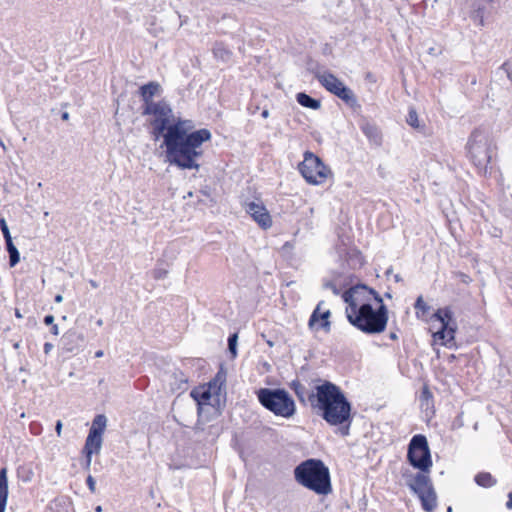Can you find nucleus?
Returning <instances> with one entry per match:
<instances>
[{"label": "nucleus", "instance_id": "41", "mask_svg": "<svg viewBox=\"0 0 512 512\" xmlns=\"http://www.w3.org/2000/svg\"><path fill=\"white\" fill-rule=\"evenodd\" d=\"M54 320H55L54 316L51 314H48L44 317L43 322L45 325L51 326L52 324H54Z\"/></svg>", "mask_w": 512, "mask_h": 512}, {"label": "nucleus", "instance_id": "29", "mask_svg": "<svg viewBox=\"0 0 512 512\" xmlns=\"http://www.w3.org/2000/svg\"><path fill=\"white\" fill-rule=\"evenodd\" d=\"M406 122L413 127L414 129H417L419 131L423 130L424 126L420 125L418 114L415 109L411 108L408 112Z\"/></svg>", "mask_w": 512, "mask_h": 512}, {"label": "nucleus", "instance_id": "24", "mask_svg": "<svg viewBox=\"0 0 512 512\" xmlns=\"http://www.w3.org/2000/svg\"><path fill=\"white\" fill-rule=\"evenodd\" d=\"M107 426V417L104 414H98L94 417L89 433L102 436Z\"/></svg>", "mask_w": 512, "mask_h": 512}, {"label": "nucleus", "instance_id": "11", "mask_svg": "<svg viewBox=\"0 0 512 512\" xmlns=\"http://www.w3.org/2000/svg\"><path fill=\"white\" fill-rule=\"evenodd\" d=\"M407 485L420 498L424 511H434L437 506V497L431 480L427 475L417 473Z\"/></svg>", "mask_w": 512, "mask_h": 512}, {"label": "nucleus", "instance_id": "60", "mask_svg": "<svg viewBox=\"0 0 512 512\" xmlns=\"http://www.w3.org/2000/svg\"><path fill=\"white\" fill-rule=\"evenodd\" d=\"M391 271H392V269H391V268H390V269H388V270L386 271V274H387V275L391 274Z\"/></svg>", "mask_w": 512, "mask_h": 512}, {"label": "nucleus", "instance_id": "17", "mask_svg": "<svg viewBox=\"0 0 512 512\" xmlns=\"http://www.w3.org/2000/svg\"><path fill=\"white\" fill-rule=\"evenodd\" d=\"M162 91L161 85L156 81H150L144 85H141L138 90V94L143 101L142 106H148L150 103H154V96H157Z\"/></svg>", "mask_w": 512, "mask_h": 512}, {"label": "nucleus", "instance_id": "31", "mask_svg": "<svg viewBox=\"0 0 512 512\" xmlns=\"http://www.w3.org/2000/svg\"><path fill=\"white\" fill-rule=\"evenodd\" d=\"M228 351L231 354V358H235L237 356V344H238V333H232L228 337Z\"/></svg>", "mask_w": 512, "mask_h": 512}, {"label": "nucleus", "instance_id": "8", "mask_svg": "<svg viewBox=\"0 0 512 512\" xmlns=\"http://www.w3.org/2000/svg\"><path fill=\"white\" fill-rule=\"evenodd\" d=\"M407 461L419 473H429L433 465L431 451L426 436L414 435L407 447Z\"/></svg>", "mask_w": 512, "mask_h": 512}, {"label": "nucleus", "instance_id": "19", "mask_svg": "<svg viewBox=\"0 0 512 512\" xmlns=\"http://www.w3.org/2000/svg\"><path fill=\"white\" fill-rule=\"evenodd\" d=\"M9 495V483L7 476V468L0 469V507H7Z\"/></svg>", "mask_w": 512, "mask_h": 512}, {"label": "nucleus", "instance_id": "23", "mask_svg": "<svg viewBox=\"0 0 512 512\" xmlns=\"http://www.w3.org/2000/svg\"><path fill=\"white\" fill-rule=\"evenodd\" d=\"M289 387L293 390V392L297 396L298 400L302 404H305L306 401L309 402V395L313 391H308L307 388L299 380H293L289 384Z\"/></svg>", "mask_w": 512, "mask_h": 512}, {"label": "nucleus", "instance_id": "47", "mask_svg": "<svg viewBox=\"0 0 512 512\" xmlns=\"http://www.w3.org/2000/svg\"><path fill=\"white\" fill-rule=\"evenodd\" d=\"M261 116L263 118H268L269 117V110L267 108L263 109L262 113H261Z\"/></svg>", "mask_w": 512, "mask_h": 512}, {"label": "nucleus", "instance_id": "25", "mask_svg": "<svg viewBox=\"0 0 512 512\" xmlns=\"http://www.w3.org/2000/svg\"><path fill=\"white\" fill-rule=\"evenodd\" d=\"M5 245H6V250L9 254V266L14 267L20 261V253H19L17 247L14 245L12 239L6 240Z\"/></svg>", "mask_w": 512, "mask_h": 512}, {"label": "nucleus", "instance_id": "27", "mask_svg": "<svg viewBox=\"0 0 512 512\" xmlns=\"http://www.w3.org/2000/svg\"><path fill=\"white\" fill-rule=\"evenodd\" d=\"M214 57L222 61H228L231 57V51L226 48L222 42L215 43L213 47Z\"/></svg>", "mask_w": 512, "mask_h": 512}, {"label": "nucleus", "instance_id": "13", "mask_svg": "<svg viewBox=\"0 0 512 512\" xmlns=\"http://www.w3.org/2000/svg\"><path fill=\"white\" fill-rule=\"evenodd\" d=\"M219 378V373L217 374L216 378L208 383V387L205 386H198L191 390L190 396L191 398L196 402L198 407V413H201L202 406L209 404V401L212 397V393L218 394V391L221 388L222 383L221 381L220 385L217 386V380Z\"/></svg>", "mask_w": 512, "mask_h": 512}, {"label": "nucleus", "instance_id": "45", "mask_svg": "<svg viewBox=\"0 0 512 512\" xmlns=\"http://www.w3.org/2000/svg\"><path fill=\"white\" fill-rule=\"evenodd\" d=\"M506 507L508 509H512V491L508 493V501L506 502Z\"/></svg>", "mask_w": 512, "mask_h": 512}, {"label": "nucleus", "instance_id": "22", "mask_svg": "<svg viewBox=\"0 0 512 512\" xmlns=\"http://www.w3.org/2000/svg\"><path fill=\"white\" fill-rule=\"evenodd\" d=\"M296 101L303 107L312 110H317L321 107V101L313 98L305 92H299L296 94Z\"/></svg>", "mask_w": 512, "mask_h": 512}, {"label": "nucleus", "instance_id": "58", "mask_svg": "<svg viewBox=\"0 0 512 512\" xmlns=\"http://www.w3.org/2000/svg\"><path fill=\"white\" fill-rule=\"evenodd\" d=\"M14 348H15V349H18V348H19V343H18V342H16V343L14 344Z\"/></svg>", "mask_w": 512, "mask_h": 512}, {"label": "nucleus", "instance_id": "4", "mask_svg": "<svg viewBox=\"0 0 512 512\" xmlns=\"http://www.w3.org/2000/svg\"><path fill=\"white\" fill-rule=\"evenodd\" d=\"M377 308H373L372 305H362V308L358 310H352L346 313L348 322L360 330L361 332L368 335L380 334L385 331L388 324V307L380 299V302H376Z\"/></svg>", "mask_w": 512, "mask_h": 512}, {"label": "nucleus", "instance_id": "40", "mask_svg": "<svg viewBox=\"0 0 512 512\" xmlns=\"http://www.w3.org/2000/svg\"><path fill=\"white\" fill-rule=\"evenodd\" d=\"M203 196L209 198V200L215 203V200L211 197V188L209 186H205L199 191Z\"/></svg>", "mask_w": 512, "mask_h": 512}, {"label": "nucleus", "instance_id": "6", "mask_svg": "<svg viewBox=\"0 0 512 512\" xmlns=\"http://www.w3.org/2000/svg\"><path fill=\"white\" fill-rule=\"evenodd\" d=\"M256 395L259 403L276 416L290 418L296 413L295 401L284 388H260Z\"/></svg>", "mask_w": 512, "mask_h": 512}, {"label": "nucleus", "instance_id": "57", "mask_svg": "<svg viewBox=\"0 0 512 512\" xmlns=\"http://www.w3.org/2000/svg\"><path fill=\"white\" fill-rule=\"evenodd\" d=\"M96 324H97L98 326H102V325H103V320H102V319H99V320L96 322Z\"/></svg>", "mask_w": 512, "mask_h": 512}, {"label": "nucleus", "instance_id": "21", "mask_svg": "<svg viewBox=\"0 0 512 512\" xmlns=\"http://www.w3.org/2000/svg\"><path fill=\"white\" fill-rule=\"evenodd\" d=\"M188 384V377L181 371L176 370L170 376V386L173 391H184Z\"/></svg>", "mask_w": 512, "mask_h": 512}, {"label": "nucleus", "instance_id": "62", "mask_svg": "<svg viewBox=\"0 0 512 512\" xmlns=\"http://www.w3.org/2000/svg\"><path fill=\"white\" fill-rule=\"evenodd\" d=\"M465 278H463V281L466 282V278H468V275H464Z\"/></svg>", "mask_w": 512, "mask_h": 512}, {"label": "nucleus", "instance_id": "36", "mask_svg": "<svg viewBox=\"0 0 512 512\" xmlns=\"http://www.w3.org/2000/svg\"><path fill=\"white\" fill-rule=\"evenodd\" d=\"M168 275V270L165 268L157 267L153 270V278L156 280H161L166 278Z\"/></svg>", "mask_w": 512, "mask_h": 512}, {"label": "nucleus", "instance_id": "42", "mask_svg": "<svg viewBox=\"0 0 512 512\" xmlns=\"http://www.w3.org/2000/svg\"><path fill=\"white\" fill-rule=\"evenodd\" d=\"M53 347H54V346H53V344H52V343H50V342H46V343L44 344V346H43L44 353H45V354H49V353H50V351L53 349Z\"/></svg>", "mask_w": 512, "mask_h": 512}, {"label": "nucleus", "instance_id": "59", "mask_svg": "<svg viewBox=\"0 0 512 512\" xmlns=\"http://www.w3.org/2000/svg\"><path fill=\"white\" fill-rule=\"evenodd\" d=\"M6 507H0V512H5Z\"/></svg>", "mask_w": 512, "mask_h": 512}, {"label": "nucleus", "instance_id": "35", "mask_svg": "<svg viewBox=\"0 0 512 512\" xmlns=\"http://www.w3.org/2000/svg\"><path fill=\"white\" fill-rule=\"evenodd\" d=\"M323 288L330 289L333 292V294H335V295H339L341 292L340 288H338L337 285L335 284V282L332 280L324 281Z\"/></svg>", "mask_w": 512, "mask_h": 512}, {"label": "nucleus", "instance_id": "46", "mask_svg": "<svg viewBox=\"0 0 512 512\" xmlns=\"http://www.w3.org/2000/svg\"><path fill=\"white\" fill-rule=\"evenodd\" d=\"M51 333L55 336H57L59 334V329H58V325L57 324H52L51 325Z\"/></svg>", "mask_w": 512, "mask_h": 512}, {"label": "nucleus", "instance_id": "2", "mask_svg": "<svg viewBox=\"0 0 512 512\" xmlns=\"http://www.w3.org/2000/svg\"><path fill=\"white\" fill-rule=\"evenodd\" d=\"M318 381L321 383L316 385L314 391L309 395L311 407L317 408L322 419L329 425H345L341 432L343 435H348L353 420L351 402L342 389L333 382Z\"/></svg>", "mask_w": 512, "mask_h": 512}, {"label": "nucleus", "instance_id": "9", "mask_svg": "<svg viewBox=\"0 0 512 512\" xmlns=\"http://www.w3.org/2000/svg\"><path fill=\"white\" fill-rule=\"evenodd\" d=\"M341 298L347 304L345 310V313H347L362 308V305H372V300L380 302L382 296L368 285L359 283L343 291Z\"/></svg>", "mask_w": 512, "mask_h": 512}, {"label": "nucleus", "instance_id": "39", "mask_svg": "<svg viewBox=\"0 0 512 512\" xmlns=\"http://www.w3.org/2000/svg\"><path fill=\"white\" fill-rule=\"evenodd\" d=\"M86 484H87L89 490L92 493H94L95 490H96V481H95V479L91 475H88V477L86 479Z\"/></svg>", "mask_w": 512, "mask_h": 512}, {"label": "nucleus", "instance_id": "32", "mask_svg": "<svg viewBox=\"0 0 512 512\" xmlns=\"http://www.w3.org/2000/svg\"><path fill=\"white\" fill-rule=\"evenodd\" d=\"M18 477L25 483L32 481L34 473L32 469L26 467H20L18 469Z\"/></svg>", "mask_w": 512, "mask_h": 512}, {"label": "nucleus", "instance_id": "12", "mask_svg": "<svg viewBox=\"0 0 512 512\" xmlns=\"http://www.w3.org/2000/svg\"><path fill=\"white\" fill-rule=\"evenodd\" d=\"M433 318L440 322V329L434 334V338L441 341V344L451 348L455 344V333L457 324L453 312L449 307L439 308L433 314Z\"/></svg>", "mask_w": 512, "mask_h": 512}, {"label": "nucleus", "instance_id": "7", "mask_svg": "<svg viewBox=\"0 0 512 512\" xmlns=\"http://www.w3.org/2000/svg\"><path fill=\"white\" fill-rule=\"evenodd\" d=\"M308 70L328 92L341 99L351 108L359 107L358 100L354 92L333 73L329 71L321 72L318 68H308Z\"/></svg>", "mask_w": 512, "mask_h": 512}, {"label": "nucleus", "instance_id": "44", "mask_svg": "<svg viewBox=\"0 0 512 512\" xmlns=\"http://www.w3.org/2000/svg\"><path fill=\"white\" fill-rule=\"evenodd\" d=\"M397 332H398V328H396V330H395V331H391V332L389 333V338H390L391 340H393V341L398 340V334H397Z\"/></svg>", "mask_w": 512, "mask_h": 512}, {"label": "nucleus", "instance_id": "3", "mask_svg": "<svg viewBox=\"0 0 512 512\" xmlns=\"http://www.w3.org/2000/svg\"><path fill=\"white\" fill-rule=\"evenodd\" d=\"M294 478L298 484L318 495L332 492L329 468L321 459L309 458L294 468Z\"/></svg>", "mask_w": 512, "mask_h": 512}, {"label": "nucleus", "instance_id": "54", "mask_svg": "<svg viewBox=\"0 0 512 512\" xmlns=\"http://www.w3.org/2000/svg\"><path fill=\"white\" fill-rule=\"evenodd\" d=\"M15 316L17 318H22V315H21V313H20V311L18 309H15Z\"/></svg>", "mask_w": 512, "mask_h": 512}, {"label": "nucleus", "instance_id": "48", "mask_svg": "<svg viewBox=\"0 0 512 512\" xmlns=\"http://www.w3.org/2000/svg\"><path fill=\"white\" fill-rule=\"evenodd\" d=\"M54 300L56 303H61L63 301V296L61 294H57Z\"/></svg>", "mask_w": 512, "mask_h": 512}, {"label": "nucleus", "instance_id": "28", "mask_svg": "<svg viewBox=\"0 0 512 512\" xmlns=\"http://www.w3.org/2000/svg\"><path fill=\"white\" fill-rule=\"evenodd\" d=\"M421 407L428 409L430 406L433 407V395L427 385H424L420 394Z\"/></svg>", "mask_w": 512, "mask_h": 512}, {"label": "nucleus", "instance_id": "61", "mask_svg": "<svg viewBox=\"0 0 512 512\" xmlns=\"http://www.w3.org/2000/svg\"><path fill=\"white\" fill-rule=\"evenodd\" d=\"M0 146H2L3 148H5V147H4V144H3V142H2L1 140H0Z\"/></svg>", "mask_w": 512, "mask_h": 512}, {"label": "nucleus", "instance_id": "52", "mask_svg": "<svg viewBox=\"0 0 512 512\" xmlns=\"http://www.w3.org/2000/svg\"><path fill=\"white\" fill-rule=\"evenodd\" d=\"M394 279H395L396 282H400L402 280V278H401V276L399 274H396L394 276Z\"/></svg>", "mask_w": 512, "mask_h": 512}, {"label": "nucleus", "instance_id": "53", "mask_svg": "<svg viewBox=\"0 0 512 512\" xmlns=\"http://www.w3.org/2000/svg\"><path fill=\"white\" fill-rule=\"evenodd\" d=\"M384 297L387 298V299H391L392 298V294L390 292H385L384 293Z\"/></svg>", "mask_w": 512, "mask_h": 512}, {"label": "nucleus", "instance_id": "14", "mask_svg": "<svg viewBox=\"0 0 512 512\" xmlns=\"http://www.w3.org/2000/svg\"><path fill=\"white\" fill-rule=\"evenodd\" d=\"M245 210L262 229L266 230L272 226L271 215L262 203L249 202Z\"/></svg>", "mask_w": 512, "mask_h": 512}, {"label": "nucleus", "instance_id": "34", "mask_svg": "<svg viewBox=\"0 0 512 512\" xmlns=\"http://www.w3.org/2000/svg\"><path fill=\"white\" fill-rule=\"evenodd\" d=\"M0 229H1V232L3 234L5 241L12 239V236L10 234V230H9V227H8V224L5 220V218H0Z\"/></svg>", "mask_w": 512, "mask_h": 512}, {"label": "nucleus", "instance_id": "16", "mask_svg": "<svg viewBox=\"0 0 512 512\" xmlns=\"http://www.w3.org/2000/svg\"><path fill=\"white\" fill-rule=\"evenodd\" d=\"M84 335L76 330H68L61 337V345L64 351L66 352H75L77 351L84 343Z\"/></svg>", "mask_w": 512, "mask_h": 512}, {"label": "nucleus", "instance_id": "1", "mask_svg": "<svg viewBox=\"0 0 512 512\" xmlns=\"http://www.w3.org/2000/svg\"><path fill=\"white\" fill-rule=\"evenodd\" d=\"M143 116L152 115L151 134L154 141L162 139L166 162L180 170H199L203 156L201 146L212 137L206 128L195 130L192 120L175 118L171 105L164 99L142 106Z\"/></svg>", "mask_w": 512, "mask_h": 512}, {"label": "nucleus", "instance_id": "15", "mask_svg": "<svg viewBox=\"0 0 512 512\" xmlns=\"http://www.w3.org/2000/svg\"><path fill=\"white\" fill-rule=\"evenodd\" d=\"M323 304L324 301H320L310 315L308 327L311 330L318 331L319 329H323L325 332H329L331 329V322L329 320L331 312L330 310L321 312Z\"/></svg>", "mask_w": 512, "mask_h": 512}, {"label": "nucleus", "instance_id": "38", "mask_svg": "<svg viewBox=\"0 0 512 512\" xmlns=\"http://www.w3.org/2000/svg\"><path fill=\"white\" fill-rule=\"evenodd\" d=\"M84 456V461L82 462V467L84 470L89 471L91 462H92V454H82Z\"/></svg>", "mask_w": 512, "mask_h": 512}, {"label": "nucleus", "instance_id": "26", "mask_svg": "<svg viewBox=\"0 0 512 512\" xmlns=\"http://www.w3.org/2000/svg\"><path fill=\"white\" fill-rule=\"evenodd\" d=\"M477 485L485 488L492 487L496 484V479L489 472H480L474 478Z\"/></svg>", "mask_w": 512, "mask_h": 512}, {"label": "nucleus", "instance_id": "37", "mask_svg": "<svg viewBox=\"0 0 512 512\" xmlns=\"http://www.w3.org/2000/svg\"><path fill=\"white\" fill-rule=\"evenodd\" d=\"M499 72H503L507 75V78L512 83V71L510 69V65L508 62H504L501 67L499 68Z\"/></svg>", "mask_w": 512, "mask_h": 512}, {"label": "nucleus", "instance_id": "43", "mask_svg": "<svg viewBox=\"0 0 512 512\" xmlns=\"http://www.w3.org/2000/svg\"><path fill=\"white\" fill-rule=\"evenodd\" d=\"M62 427H63V424H62V421L61 420H58L56 422V425H55V431L57 433L58 436L61 435V431H62Z\"/></svg>", "mask_w": 512, "mask_h": 512}, {"label": "nucleus", "instance_id": "55", "mask_svg": "<svg viewBox=\"0 0 512 512\" xmlns=\"http://www.w3.org/2000/svg\"><path fill=\"white\" fill-rule=\"evenodd\" d=\"M103 354H104V353H103V351H102V350H99V351H97V352L95 353V356H96V357H102V356H103Z\"/></svg>", "mask_w": 512, "mask_h": 512}, {"label": "nucleus", "instance_id": "20", "mask_svg": "<svg viewBox=\"0 0 512 512\" xmlns=\"http://www.w3.org/2000/svg\"><path fill=\"white\" fill-rule=\"evenodd\" d=\"M361 130L363 134L375 145H380L382 138L378 127L375 124H371L369 122L361 125Z\"/></svg>", "mask_w": 512, "mask_h": 512}, {"label": "nucleus", "instance_id": "63", "mask_svg": "<svg viewBox=\"0 0 512 512\" xmlns=\"http://www.w3.org/2000/svg\"><path fill=\"white\" fill-rule=\"evenodd\" d=\"M465 278H463V281L466 282V278H468V275H464Z\"/></svg>", "mask_w": 512, "mask_h": 512}, {"label": "nucleus", "instance_id": "51", "mask_svg": "<svg viewBox=\"0 0 512 512\" xmlns=\"http://www.w3.org/2000/svg\"><path fill=\"white\" fill-rule=\"evenodd\" d=\"M378 172L381 177H384L383 168L381 165L378 167Z\"/></svg>", "mask_w": 512, "mask_h": 512}, {"label": "nucleus", "instance_id": "56", "mask_svg": "<svg viewBox=\"0 0 512 512\" xmlns=\"http://www.w3.org/2000/svg\"><path fill=\"white\" fill-rule=\"evenodd\" d=\"M95 512H102V506L98 505V506L95 508Z\"/></svg>", "mask_w": 512, "mask_h": 512}, {"label": "nucleus", "instance_id": "10", "mask_svg": "<svg viewBox=\"0 0 512 512\" xmlns=\"http://www.w3.org/2000/svg\"><path fill=\"white\" fill-rule=\"evenodd\" d=\"M298 169L304 179L313 185L323 183L328 175L331 174L329 167L311 151L304 153V159L299 164Z\"/></svg>", "mask_w": 512, "mask_h": 512}, {"label": "nucleus", "instance_id": "5", "mask_svg": "<svg viewBox=\"0 0 512 512\" xmlns=\"http://www.w3.org/2000/svg\"><path fill=\"white\" fill-rule=\"evenodd\" d=\"M493 139L489 132L483 128H475L467 141V157L479 172H486L492 159Z\"/></svg>", "mask_w": 512, "mask_h": 512}, {"label": "nucleus", "instance_id": "33", "mask_svg": "<svg viewBox=\"0 0 512 512\" xmlns=\"http://www.w3.org/2000/svg\"><path fill=\"white\" fill-rule=\"evenodd\" d=\"M414 307L417 310V315H419V312H421L422 315H425L430 310V306L423 300L422 296H419L416 299Z\"/></svg>", "mask_w": 512, "mask_h": 512}, {"label": "nucleus", "instance_id": "49", "mask_svg": "<svg viewBox=\"0 0 512 512\" xmlns=\"http://www.w3.org/2000/svg\"><path fill=\"white\" fill-rule=\"evenodd\" d=\"M61 119L66 121L69 119V113L68 112H62Z\"/></svg>", "mask_w": 512, "mask_h": 512}, {"label": "nucleus", "instance_id": "50", "mask_svg": "<svg viewBox=\"0 0 512 512\" xmlns=\"http://www.w3.org/2000/svg\"><path fill=\"white\" fill-rule=\"evenodd\" d=\"M89 283H90V285H91V287H92V288H95V289H96V288H98V287H99L98 283H97L95 280H92V279H91V280H89Z\"/></svg>", "mask_w": 512, "mask_h": 512}, {"label": "nucleus", "instance_id": "18", "mask_svg": "<svg viewBox=\"0 0 512 512\" xmlns=\"http://www.w3.org/2000/svg\"><path fill=\"white\" fill-rule=\"evenodd\" d=\"M103 438L102 436L88 433L85 440L84 447L81 451L82 454H99L102 448Z\"/></svg>", "mask_w": 512, "mask_h": 512}, {"label": "nucleus", "instance_id": "30", "mask_svg": "<svg viewBox=\"0 0 512 512\" xmlns=\"http://www.w3.org/2000/svg\"><path fill=\"white\" fill-rule=\"evenodd\" d=\"M348 263L353 269L356 267H361L364 264L361 253L356 250L348 253Z\"/></svg>", "mask_w": 512, "mask_h": 512}]
</instances>
